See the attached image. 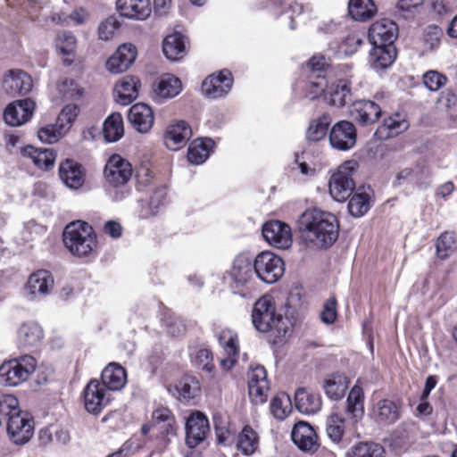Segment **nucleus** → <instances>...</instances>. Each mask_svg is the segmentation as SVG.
Listing matches in <instances>:
<instances>
[{
	"label": "nucleus",
	"mask_w": 457,
	"mask_h": 457,
	"mask_svg": "<svg viewBox=\"0 0 457 457\" xmlns=\"http://www.w3.org/2000/svg\"><path fill=\"white\" fill-rule=\"evenodd\" d=\"M297 227L303 240L316 247H329L338 237L336 216L318 209L303 212L297 220Z\"/></svg>",
	"instance_id": "f257e3e1"
},
{
	"label": "nucleus",
	"mask_w": 457,
	"mask_h": 457,
	"mask_svg": "<svg viewBox=\"0 0 457 457\" xmlns=\"http://www.w3.org/2000/svg\"><path fill=\"white\" fill-rule=\"evenodd\" d=\"M252 321L258 331L272 332L275 338L284 337L289 330L288 320L276 313L274 302L269 295L261 297L254 303Z\"/></svg>",
	"instance_id": "f03ea898"
},
{
	"label": "nucleus",
	"mask_w": 457,
	"mask_h": 457,
	"mask_svg": "<svg viewBox=\"0 0 457 457\" xmlns=\"http://www.w3.org/2000/svg\"><path fill=\"white\" fill-rule=\"evenodd\" d=\"M63 243L79 257L88 255L96 245V237L91 226L77 220L68 224L63 231Z\"/></svg>",
	"instance_id": "7ed1b4c3"
},
{
	"label": "nucleus",
	"mask_w": 457,
	"mask_h": 457,
	"mask_svg": "<svg viewBox=\"0 0 457 457\" xmlns=\"http://www.w3.org/2000/svg\"><path fill=\"white\" fill-rule=\"evenodd\" d=\"M254 263L246 254H238L227 272V279L231 289L245 295L253 287L255 279Z\"/></svg>",
	"instance_id": "20e7f679"
},
{
	"label": "nucleus",
	"mask_w": 457,
	"mask_h": 457,
	"mask_svg": "<svg viewBox=\"0 0 457 457\" xmlns=\"http://www.w3.org/2000/svg\"><path fill=\"white\" fill-rule=\"evenodd\" d=\"M37 361L31 355H22L0 366V384L16 386L26 381L35 371Z\"/></svg>",
	"instance_id": "39448f33"
},
{
	"label": "nucleus",
	"mask_w": 457,
	"mask_h": 457,
	"mask_svg": "<svg viewBox=\"0 0 457 457\" xmlns=\"http://www.w3.org/2000/svg\"><path fill=\"white\" fill-rule=\"evenodd\" d=\"M253 261L256 276L265 283L273 284L284 274L283 260L271 252H262Z\"/></svg>",
	"instance_id": "423d86ee"
},
{
	"label": "nucleus",
	"mask_w": 457,
	"mask_h": 457,
	"mask_svg": "<svg viewBox=\"0 0 457 457\" xmlns=\"http://www.w3.org/2000/svg\"><path fill=\"white\" fill-rule=\"evenodd\" d=\"M355 165L356 162L353 161L346 162L331 176L328 184L329 193L336 201L344 202L352 195L354 188L352 171Z\"/></svg>",
	"instance_id": "0eeeda50"
},
{
	"label": "nucleus",
	"mask_w": 457,
	"mask_h": 457,
	"mask_svg": "<svg viewBox=\"0 0 457 457\" xmlns=\"http://www.w3.org/2000/svg\"><path fill=\"white\" fill-rule=\"evenodd\" d=\"M132 173L133 170L130 162L119 154L112 155L104 167L106 183L112 187L126 185Z\"/></svg>",
	"instance_id": "6e6552de"
},
{
	"label": "nucleus",
	"mask_w": 457,
	"mask_h": 457,
	"mask_svg": "<svg viewBox=\"0 0 457 457\" xmlns=\"http://www.w3.org/2000/svg\"><path fill=\"white\" fill-rule=\"evenodd\" d=\"M7 431L14 444H25L33 436V420L27 412L20 409L7 420Z\"/></svg>",
	"instance_id": "1a4fd4ad"
},
{
	"label": "nucleus",
	"mask_w": 457,
	"mask_h": 457,
	"mask_svg": "<svg viewBox=\"0 0 457 457\" xmlns=\"http://www.w3.org/2000/svg\"><path fill=\"white\" fill-rule=\"evenodd\" d=\"M84 406L87 412L97 415L110 402V394L97 379H91L83 391Z\"/></svg>",
	"instance_id": "9d476101"
},
{
	"label": "nucleus",
	"mask_w": 457,
	"mask_h": 457,
	"mask_svg": "<svg viewBox=\"0 0 457 457\" xmlns=\"http://www.w3.org/2000/svg\"><path fill=\"white\" fill-rule=\"evenodd\" d=\"M262 236L270 245L278 249H288L293 243L290 226L278 220L264 223Z\"/></svg>",
	"instance_id": "9b49d317"
},
{
	"label": "nucleus",
	"mask_w": 457,
	"mask_h": 457,
	"mask_svg": "<svg viewBox=\"0 0 457 457\" xmlns=\"http://www.w3.org/2000/svg\"><path fill=\"white\" fill-rule=\"evenodd\" d=\"M357 139L355 126L348 120H340L333 125L329 132L330 145L338 151L352 149Z\"/></svg>",
	"instance_id": "f8f14e48"
},
{
	"label": "nucleus",
	"mask_w": 457,
	"mask_h": 457,
	"mask_svg": "<svg viewBox=\"0 0 457 457\" xmlns=\"http://www.w3.org/2000/svg\"><path fill=\"white\" fill-rule=\"evenodd\" d=\"M232 84L230 71L223 70L218 75L207 77L202 84V91L207 97L215 99L226 96L230 91Z\"/></svg>",
	"instance_id": "ddd939ff"
},
{
	"label": "nucleus",
	"mask_w": 457,
	"mask_h": 457,
	"mask_svg": "<svg viewBox=\"0 0 457 457\" xmlns=\"http://www.w3.org/2000/svg\"><path fill=\"white\" fill-rule=\"evenodd\" d=\"M397 35L398 27L396 23L387 19L374 22L369 30V39L372 46L394 45Z\"/></svg>",
	"instance_id": "4468645a"
},
{
	"label": "nucleus",
	"mask_w": 457,
	"mask_h": 457,
	"mask_svg": "<svg viewBox=\"0 0 457 457\" xmlns=\"http://www.w3.org/2000/svg\"><path fill=\"white\" fill-rule=\"evenodd\" d=\"M249 396L253 403H263L268 395L269 382L264 367L255 366L248 373Z\"/></svg>",
	"instance_id": "2eb2a0df"
},
{
	"label": "nucleus",
	"mask_w": 457,
	"mask_h": 457,
	"mask_svg": "<svg viewBox=\"0 0 457 457\" xmlns=\"http://www.w3.org/2000/svg\"><path fill=\"white\" fill-rule=\"evenodd\" d=\"M34 110L35 103L32 99L17 100L5 108L4 119L11 126H21L31 118Z\"/></svg>",
	"instance_id": "dca6fc26"
},
{
	"label": "nucleus",
	"mask_w": 457,
	"mask_h": 457,
	"mask_svg": "<svg viewBox=\"0 0 457 457\" xmlns=\"http://www.w3.org/2000/svg\"><path fill=\"white\" fill-rule=\"evenodd\" d=\"M381 113V107L370 100L354 101L350 107V116L362 126L377 122Z\"/></svg>",
	"instance_id": "f3484780"
},
{
	"label": "nucleus",
	"mask_w": 457,
	"mask_h": 457,
	"mask_svg": "<svg viewBox=\"0 0 457 457\" xmlns=\"http://www.w3.org/2000/svg\"><path fill=\"white\" fill-rule=\"evenodd\" d=\"M137 57V48L132 44H123L106 62V69L113 74L126 71Z\"/></svg>",
	"instance_id": "a211bd4d"
},
{
	"label": "nucleus",
	"mask_w": 457,
	"mask_h": 457,
	"mask_svg": "<svg viewBox=\"0 0 457 457\" xmlns=\"http://www.w3.org/2000/svg\"><path fill=\"white\" fill-rule=\"evenodd\" d=\"M209 431V421L200 412L193 413L186 423V440L190 448H194L203 442Z\"/></svg>",
	"instance_id": "6ab92c4d"
},
{
	"label": "nucleus",
	"mask_w": 457,
	"mask_h": 457,
	"mask_svg": "<svg viewBox=\"0 0 457 457\" xmlns=\"http://www.w3.org/2000/svg\"><path fill=\"white\" fill-rule=\"evenodd\" d=\"M33 87L31 77L21 70H12L3 80V89L10 96L28 94Z\"/></svg>",
	"instance_id": "aec40b11"
},
{
	"label": "nucleus",
	"mask_w": 457,
	"mask_h": 457,
	"mask_svg": "<svg viewBox=\"0 0 457 457\" xmlns=\"http://www.w3.org/2000/svg\"><path fill=\"white\" fill-rule=\"evenodd\" d=\"M192 136V129L185 120H177L166 129L164 142L166 146L173 151L184 146Z\"/></svg>",
	"instance_id": "412c9836"
},
{
	"label": "nucleus",
	"mask_w": 457,
	"mask_h": 457,
	"mask_svg": "<svg viewBox=\"0 0 457 457\" xmlns=\"http://www.w3.org/2000/svg\"><path fill=\"white\" fill-rule=\"evenodd\" d=\"M128 120L132 127L140 133L148 132L154 120L152 109L145 104H136L130 107Z\"/></svg>",
	"instance_id": "4be33fe9"
},
{
	"label": "nucleus",
	"mask_w": 457,
	"mask_h": 457,
	"mask_svg": "<svg viewBox=\"0 0 457 457\" xmlns=\"http://www.w3.org/2000/svg\"><path fill=\"white\" fill-rule=\"evenodd\" d=\"M154 98L161 103L178 96L182 90V84L179 78L171 74L161 76L153 86Z\"/></svg>",
	"instance_id": "5701e85b"
},
{
	"label": "nucleus",
	"mask_w": 457,
	"mask_h": 457,
	"mask_svg": "<svg viewBox=\"0 0 457 457\" xmlns=\"http://www.w3.org/2000/svg\"><path fill=\"white\" fill-rule=\"evenodd\" d=\"M59 174L62 182L71 189L81 187L85 182L83 167L73 160L67 159L60 164Z\"/></svg>",
	"instance_id": "b1692460"
},
{
	"label": "nucleus",
	"mask_w": 457,
	"mask_h": 457,
	"mask_svg": "<svg viewBox=\"0 0 457 457\" xmlns=\"http://www.w3.org/2000/svg\"><path fill=\"white\" fill-rule=\"evenodd\" d=\"M140 80L135 76H125L114 87L116 102L122 105H128L135 101L138 96V88Z\"/></svg>",
	"instance_id": "393cba45"
},
{
	"label": "nucleus",
	"mask_w": 457,
	"mask_h": 457,
	"mask_svg": "<svg viewBox=\"0 0 457 457\" xmlns=\"http://www.w3.org/2000/svg\"><path fill=\"white\" fill-rule=\"evenodd\" d=\"M291 437L303 451H313L317 447V435L312 427L305 421H299L294 426Z\"/></svg>",
	"instance_id": "a878e982"
},
{
	"label": "nucleus",
	"mask_w": 457,
	"mask_h": 457,
	"mask_svg": "<svg viewBox=\"0 0 457 457\" xmlns=\"http://www.w3.org/2000/svg\"><path fill=\"white\" fill-rule=\"evenodd\" d=\"M218 341L227 354V357L221 359L220 364L223 369L229 370L237 361L239 353L237 335L228 329L222 330L218 336Z\"/></svg>",
	"instance_id": "bb28decb"
},
{
	"label": "nucleus",
	"mask_w": 457,
	"mask_h": 457,
	"mask_svg": "<svg viewBox=\"0 0 457 457\" xmlns=\"http://www.w3.org/2000/svg\"><path fill=\"white\" fill-rule=\"evenodd\" d=\"M120 14L129 19L145 20L151 14L149 0H117Z\"/></svg>",
	"instance_id": "cd10ccee"
},
{
	"label": "nucleus",
	"mask_w": 457,
	"mask_h": 457,
	"mask_svg": "<svg viewBox=\"0 0 457 457\" xmlns=\"http://www.w3.org/2000/svg\"><path fill=\"white\" fill-rule=\"evenodd\" d=\"M21 155L29 158L39 169L48 170L54 165L56 153L52 148H36L27 145L21 150Z\"/></svg>",
	"instance_id": "c85d7f7f"
},
{
	"label": "nucleus",
	"mask_w": 457,
	"mask_h": 457,
	"mask_svg": "<svg viewBox=\"0 0 457 457\" xmlns=\"http://www.w3.org/2000/svg\"><path fill=\"white\" fill-rule=\"evenodd\" d=\"M54 287V278L46 270H39L32 273L27 282L26 288L32 296L47 295Z\"/></svg>",
	"instance_id": "c756f323"
},
{
	"label": "nucleus",
	"mask_w": 457,
	"mask_h": 457,
	"mask_svg": "<svg viewBox=\"0 0 457 457\" xmlns=\"http://www.w3.org/2000/svg\"><path fill=\"white\" fill-rule=\"evenodd\" d=\"M371 415L378 423L390 425L399 420L400 411L395 402L384 399L374 404Z\"/></svg>",
	"instance_id": "7c9ffc66"
},
{
	"label": "nucleus",
	"mask_w": 457,
	"mask_h": 457,
	"mask_svg": "<svg viewBox=\"0 0 457 457\" xmlns=\"http://www.w3.org/2000/svg\"><path fill=\"white\" fill-rule=\"evenodd\" d=\"M102 385L112 391L121 389L127 383V374L124 368L116 362L109 363L102 372Z\"/></svg>",
	"instance_id": "2f4dec72"
},
{
	"label": "nucleus",
	"mask_w": 457,
	"mask_h": 457,
	"mask_svg": "<svg viewBox=\"0 0 457 457\" xmlns=\"http://www.w3.org/2000/svg\"><path fill=\"white\" fill-rule=\"evenodd\" d=\"M370 52L369 62L377 71L391 66L396 58V49L394 45L372 46Z\"/></svg>",
	"instance_id": "473e14b6"
},
{
	"label": "nucleus",
	"mask_w": 457,
	"mask_h": 457,
	"mask_svg": "<svg viewBox=\"0 0 457 457\" xmlns=\"http://www.w3.org/2000/svg\"><path fill=\"white\" fill-rule=\"evenodd\" d=\"M409 128V123L404 116L395 113L384 119L376 131V135L382 139L396 137Z\"/></svg>",
	"instance_id": "72a5a7b5"
},
{
	"label": "nucleus",
	"mask_w": 457,
	"mask_h": 457,
	"mask_svg": "<svg viewBox=\"0 0 457 457\" xmlns=\"http://www.w3.org/2000/svg\"><path fill=\"white\" fill-rule=\"evenodd\" d=\"M296 409L303 414H314L321 408V398L319 395L299 388L295 395Z\"/></svg>",
	"instance_id": "f704fd0d"
},
{
	"label": "nucleus",
	"mask_w": 457,
	"mask_h": 457,
	"mask_svg": "<svg viewBox=\"0 0 457 457\" xmlns=\"http://www.w3.org/2000/svg\"><path fill=\"white\" fill-rule=\"evenodd\" d=\"M164 55L170 61H179L186 54L184 37L179 32L168 35L162 43Z\"/></svg>",
	"instance_id": "c9c22d12"
},
{
	"label": "nucleus",
	"mask_w": 457,
	"mask_h": 457,
	"mask_svg": "<svg viewBox=\"0 0 457 457\" xmlns=\"http://www.w3.org/2000/svg\"><path fill=\"white\" fill-rule=\"evenodd\" d=\"M363 391L358 386H354L348 395L346 413L349 415L353 424H356L363 416Z\"/></svg>",
	"instance_id": "e433bc0d"
},
{
	"label": "nucleus",
	"mask_w": 457,
	"mask_h": 457,
	"mask_svg": "<svg viewBox=\"0 0 457 457\" xmlns=\"http://www.w3.org/2000/svg\"><path fill=\"white\" fill-rule=\"evenodd\" d=\"M43 329L36 322H26L18 331L19 344L24 347L37 346L43 338Z\"/></svg>",
	"instance_id": "4c0bfd02"
},
{
	"label": "nucleus",
	"mask_w": 457,
	"mask_h": 457,
	"mask_svg": "<svg viewBox=\"0 0 457 457\" xmlns=\"http://www.w3.org/2000/svg\"><path fill=\"white\" fill-rule=\"evenodd\" d=\"M347 387V378L342 374H333L323 382L326 395L334 401L343 398Z\"/></svg>",
	"instance_id": "58836bf2"
},
{
	"label": "nucleus",
	"mask_w": 457,
	"mask_h": 457,
	"mask_svg": "<svg viewBox=\"0 0 457 457\" xmlns=\"http://www.w3.org/2000/svg\"><path fill=\"white\" fill-rule=\"evenodd\" d=\"M214 143L211 138L194 140L187 152V159L195 164H202L210 155V150Z\"/></svg>",
	"instance_id": "ea45409f"
},
{
	"label": "nucleus",
	"mask_w": 457,
	"mask_h": 457,
	"mask_svg": "<svg viewBox=\"0 0 457 457\" xmlns=\"http://www.w3.org/2000/svg\"><path fill=\"white\" fill-rule=\"evenodd\" d=\"M103 133L107 142H117L124 134L123 119L121 114L114 112L104 122Z\"/></svg>",
	"instance_id": "a19ab883"
},
{
	"label": "nucleus",
	"mask_w": 457,
	"mask_h": 457,
	"mask_svg": "<svg viewBox=\"0 0 457 457\" xmlns=\"http://www.w3.org/2000/svg\"><path fill=\"white\" fill-rule=\"evenodd\" d=\"M348 12L353 20L363 21L371 18L377 8L372 0H349Z\"/></svg>",
	"instance_id": "79ce46f5"
},
{
	"label": "nucleus",
	"mask_w": 457,
	"mask_h": 457,
	"mask_svg": "<svg viewBox=\"0 0 457 457\" xmlns=\"http://www.w3.org/2000/svg\"><path fill=\"white\" fill-rule=\"evenodd\" d=\"M329 104L336 107H343L351 100V88L347 80H338L328 88Z\"/></svg>",
	"instance_id": "37998d69"
},
{
	"label": "nucleus",
	"mask_w": 457,
	"mask_h": 457,
	"mask_svg": "<svg viewBox=\"0 0 457 457\" xmlns=\"http://www.w3.org/2000/svg\"><path fill=\"white\" fill-rule=\"evenodd\" d=\"M345 417L344 414L337 411H333L327 420L326 432L328 438L335 444H341L343 442V436L345 434Z\"/></svg>",
	"instance_id": "c03bdc74"
},
{
	"label": "nucleus",
	"mask_w": 457,
	"mask_h": 457,
	"mask_svg": "<svg viewBox=\"0 0 457 457\" xmlns=\"http://www.w3.org/2000/svg\"><path fill=\"white\" fill-rule=\"evenodd\" d=\"M153 426L157 427L161 433L173 434L175 433V419L170 411L162 407L154 411L152 414Z\"/></svg>",
	"instance_id": "a18cd8bd"
},
{
	"label": "nucleus",
	"mask_w": 457,
	"mask_h": 457,
	"mask_svg": "<svg viewBox=\"0 0 457 457\" xmlns=\"http://www.w3.org/2000/svg\"><path fill=\"white\" fill-rule=\"evenodd\" d=\"M331 122L332 119L328 114H323L320 117L311 120L306 132L307 138L314 142L324 138Z\"/></svg>",
	"instance_id": "49530a36"
},
{
	"label": "nucleus",
	"mask_w": 457,
	"mask_h": 457,
	"mask_svg": "<svg viewBox=\"0 0 457 457\" xmlns=\"http://www.w3.org/2000/svg\"><path fill=\"white\" fill-rule=\"evenodd\" d=\"M328 86L325 75L317 74L315 76L309 75L308 79L303 86L304 97L314 100L321 96Z\"/></svg>",
	"instance_id": "de8ad7c7"
},
{
	"label": "nucleus",
	"mask_w": 457,
	"mask_h": 457,
	"mask_svg": "<svg viewBox=\"0 0 457 457\" xmlns=\"http://www.w3.org/2000/svg\"><path fill=\"white\" fill-rule=\"evenodd\" d=\"M259 445L256 432L249 426H245L237 438V447L245 455L253 454Z\"/></svg>",
	"instance_id": "09e8293b"
},
{
	"label": "nucleus",
	"mask_w": 457,
	"mask_h": 457,
	"mask_svg": "<svg viewBox=\"0 0 457 457\" xmlns=\"http://www.w3.org/2000/svg\"><path fill=\"white\" fill-rule=\"evenodd\" d=\"M177 390L179 395L186 401L195 398L199 395L201 386L197 378L191 375H185L179 382Z\"/></svg>",
	"instance_id": "8fccbe9b"
},
{
	"label": "nucleus",
	"mask_w": 457,
	"mask_h": 457,
	"mask_svg": "<svg viewBox=\"0 0 457 457\" xmlns=\"http://www.w3.org/2000/svg\"><path fill=\"white\" fill-rule=\"evenodd\" d=\"M385 450L378 444L363 442L353 446L346 457H384Z\"/></svg>",
	"instance_id": "3c124183"
},
{
	"label": "nucleus",
	"mask_w": 457,
	"mask_h": 457,
	"mask_svg": "<svg viewBox=\"0 0 457 457\" xmlns=\"http://www.w3.org/2000/svg\"><path fill=\"white\" fill-rule=\"evenodd\" d=\"M292 411V403L286 393L278 394L270 403V411L278 420H284Z\"/></svg>",
	"instance_id": "603ef678"
},
{
	"label": "nucleus",
	"mask_w": 457,
	"mask_h": 457,
	"mask_svg": "<svg viewBox=\"0 0 457 457\" xmlns=\"http://www.w3.org/2000/svg\"><path fill=\"white\" fill-rule=\"evenodd\" d=\"M370 208V199L367 193L354 194L348 203V210L353 217L364 215Z\"/></svg>",
	"instance_id": "864d4df0"
},
{
	"label": "nucleus",
	"mask_w": 457,
	"mask_h": 457,
	"mask_svg": "<svg viewBox=\"0 0 457 457\" xmlns=\"http://www.w3.org/2000/svg\"><path fill=\"white\" fill-rule=\"evenodd\" d=\"M436 254L441 259H445L456 250L454 234L445 232L438 237L436 245Z\"/></svg>",
	"instance_id": "5fc2aeb1"
},
{
	"label": "nucleus",
	"mask_w": 457,
	"mask_h": 457,
	"mask_svg": "<svg viewBox=\"0 0 457 457\" xmlns=\"http://www.w3.org/2000/svg\"><path fill=\"white\" fill-rule=\"evenodd\" d=\"M55 44L63 55H72L77 47V39L71 32L63 30L58 33Z\"/></svg>",
	"instance_id": "6e6d98bb"
},
{
	"label": "nucleus",
	"mask_w": 457,
	"mask_h": 457,
	"mask_svg": "<svg viewBox=\"0 0 457 457\" xmlns=\"http://www.w3.org/2000/svg\"><path fill=\"white\" fill-rule=\"evenodd\" d=\"M19 407L18 399L12 395H0V422L3 420H9L10 416L17 413Z\"/></svg>",
	"instance_id": "4d7b16f0"
},
{
	"label": "nucleus",
	"mask_w": 457,
	"mask_h": 457,
	"mask_svg": "<svg viewBox=\"0 0 457 457\" xmlns=\"http://www.w3.org/2000/svg\"><path fill=\"white\" fill-rule=\"evenodd\" d=\"M66 133L67 131L62 127H58L56 122L54 125H47L41 128L37 132V137L43 143L53 144L57 142Z\"/></svg>",
	"instance_id": "13d9d810"
},
{
	"label": "nucleus",
	"mask_w": 457,
	"mask_h": 457,
	"mask_svg": "<svg viewBox=\"0 0 457 457\" xmlns=\"http://www.w3.org/2000/svg\"><path fill=\"white\" fill-rule=\"evenodd\" d=\"M78 116V107L75 104H67L62 108L57 118V126L62 127L67 132L71 127L72 122Z\"/></svg>",
	"instance_id": "bf43d9fd"
},
{
	"label": "nucleus",
	"mask_w": 457,
	"mask_h": 457,
	"mask_svg": "<svg viewBox=\"0 0 457 457\" xmlns=\"http://www.w3.org/2000/svg\"><path fill=\"white\" fill-rule=\"evenodd\" d=\"M446 77L436 71H429L423 75V83L431 91H437L446 83Z\"/></svg>",
	"instance_id": "052dcab7"
},
{
	"label": "nucleus",
	"mask_w": 457,
	"mask_h": 457,
	"mask_svg": "<svg viewBox=\"0 0 457 457\" xmlns=\"http://www.w3.org/2000/svg\"><path fill=\"white\" fill-rule=\"evenodd\" d=\"M193 362L195 366L207 372H211L214 367L212 354L208 349H199L193 358Z\"/></svg>",
	"instance_id": "680f3d73"
},
{
	"label": "nucleus",
	"mask_w": 457,
	"mask_h": 457,
	"mask_svg": "<svg viewBox=\"0 0 457 457\" xmlns=\"http://www.w3.org/2000/svg\"><path fill=\"white\" fill-rule=\"evenodd\" d=\"M443 29L436 25H429L424 31V41L430 47H436L443 37Z\"/></svg>",
	"instance_id": "e2e57ef3"
},
{
	"label": "nucleus",
	"mask_w": 457,
	"mask_h": 457,
	"mask_svg": "<svg viewBox=\"0 0 457 457\" xmlns=\"http://www.w3.org/2000/svg\"><path fill=\"white\" fill-rule=\"evenodd\" d=\"M337 300L335 297H330L326 301L323 310L320 313L321 320L328 324H333L337 320Z\"/></svg>",
	"instance_id": "0e129e2a"
},
{
	"label": "nucleus",
	"mask_w": 457,
	"mask_h": 457,
	"mask_svg": "<svg viewBox=\"0 0 457 457\" xmlns=\"http://www.w3.org/2000/svg\"><path fill=\"white\" fill-rule=\"evenodd\" d=\"M363 40L355 33H350L346 36V37L342 41L340 45V49L345 54H353L357 49L361 46Z\"/></svg>",
	"instance_id": "69168bd1"
},
{
	"label": "nucleus",
	"mask_w": 457,
	"mask_h": 457,
	"mask_svg": "<svg viewBox=\"0 0 457 457\" xmlns=\"http://www.w3.org/2000/svg\"><path fill=\"white\" fill-rule=\"evenodd\" d=\"M328 67V62L324 55H314L309 61L307 68L310 71L309 75L315 76L317 74L324 75L325 70Z\"/></svg>",
	"instance_id": "338daca9"
},
{
	"label": "nucleus",
	"mask_w": 457,
	"mask_h": 457,
	"mask_svg": "<svg viewBox=\"0 0 457 457\" xmlns=\"http://www.w3.org/2000/svg\"><path fill=\"white\" fill-rule=\"evenodd\" d=\"M117 29L115 20L109 18L103 21L98 28L99 38L108 40L112 37Z\"/></svg>",
	"instance_id": "774afa93"
}]
</instances>
